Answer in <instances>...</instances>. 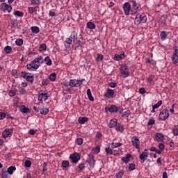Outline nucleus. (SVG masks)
<instances>
[{
	"label": "nucleus",
	"mask_w": 178,
	"mask_h": 178,
	"mask_svg": "<svg viewBox=\"0 0 178 178\" xmlns=\"http://www.w3.org/2000/svg\"><path fill=\"white\" fill-rule=\"evenodd\" d=\"M105 151L108 155H112L113 154V150L109 147H106Z\"/></svg>",
	"instance_id": "40"
},
{
	"label": "nucleus",
	"mask_w": 178,
	"mask_h": 178,
	"mask_svg": "<svg viewBox=\"0 0 178 178\" xmlns=\"http://www.w3.org/2000/svg\"><path fill=\"white\" fill-rule=\"evenodd\" d=\"M131 141L134 147H135L137 149H140V139L138 138V136H134Z\"/></svg>",
	"instance_id": "10"
},
{
	"label": "nucleus",
	"mask_w": 178,
	"mask_h": 178,
	"mask_svg": "<svg viewBox=\"0 0 178 178\" xmlns=\"http://www.w3.org/2000/svg\"><path fill=\"white\" fill-rule=\"evenodd\" d=\"M120 72L122 77H129L130 73L129 72V68L127 65H124L120 67Z\"/></svg>",
	"instance_id": "5"
},
{
	"label": "nucleus",
	"mask_w": 178,
	"mask_h": 178,
	"mask_svg": "<svg viewBox=\"0 0 178 178\" xmlns=\"http://www.w3.org/2000/svg\"><path fill=\"white\" fill-rule=\"evenodd\" d=\"M122 176H123V172H118L116 174V177L118 178H122Z\"/></svg>",
	"instance_id": "62"
},
{
	"label": "nucleus",
	"mask_w": 178,
	"mask_h": 178,
	"mask_svg": "<svg viewBox=\"0 0 178 178\" xmlns=\"http://www.w3.org/2000/svg\"><path fill=\"white\" fill-rule=\"evenodd\" d=\"M2 174H1V177L2 178H9L10 176L9 175V172L8 171H3V170H1Z\"/></svg>",
	"instance_id": "31"
},
{
	"label": "nucleus",
	"mask_w": 178,
	"mask_h": 178,
	"mask_svg": "<svg viewBox=\"0 0 178 178\" xmlns=\"http://www.w3.org/2000/svg\"><path fill=\"white\" fill-rule=\"evenodd\" d=\"M130 2L132 3L131 15H137L138 13V9H140V4H138L136 0H132Z\"/></svg>",
	"instance_id": "2"
},
{
	"label": "nucleus",
	"mask_w": 178,
	"mask_h": 178,
	"mask_svg": "<svg viewBox=\"0 0 178 178\" xmlns=\"http://www.w3.org/2000/svg\"><path fill=\"white\" fill-rule=\"evenodd\" d=\"M11 24H12V27H14V28L17 27V26H19V22H17V20L14 19L11 23Z\"/></svg>",
	"instance_id": "47"
},
{
	"label": "nucleus",
	"mask_w": 178,
	"mask_h": 178,
	"mask_svg": "<svg viewBox=\"0 0 178 178\" xmlns=\"http://www.w3.org/2000/svg\"><path fill=\"white\" fill-rule=\"evenodd\" d=\"M130 158H131V154H127L125 157L122 158V161L124 162V163H129Z\"/></svg>",
	"instance_id": "22"
},
{
	"label": "nucleus",
	"mask_w": 178,
	"mask_h": 178,
	"mask_svg": "<svg viewBox=\"0 0 178 178\" xmlns=\"http://www.w3.org/2000/svg\"><path fill=\"white\" fill-rule=\"evenodd\" d=\"M3 12L7 10V12L10 13L12 12V6L7 4L6 3H1V8Z\"/></svg>",
	"instance_id": "14"
},
{
	"label": "nucleus",
	"mask_w": 178,
	"mask_h": 178,
	"mask_svg": "<svg viewBox=\"0 0 178 178\" xmlns=\"http://www.w3.org/2000/svg\"><path fill=\"white\" fill-rule=\"evenodd\" d=\"M42 86H48V80H42Z\"/></svg>",
	"instance_id": "64"
},
{
	"label": "nucleus",
	"mask_w": 178,
	"mask_h": 178,
	"mask_svg": "<svg viewBox=\"0 0 178 178\" xmlns=\"http://www.w3.org/2000/svg\"><path fill=\"white\" fill-rule=\"evenodd\" d=\"M123 10L124 12L125 16H129L130 15V10L131 11V5L130 3L127 2L123 5Z\"/></svg>",
	"instance_id": "6"
},
{
	"label": "nucleus",
	"mask_w": 178,
	"mask_h": 178,
	"mask_svg": "<svg viewBox=\"0 0 178 178\" xmlns=\"http://www.w3.org/2000/svg\"><path fill=\"white\" fill-rule=\"evenodd\" d=\"M87 163L89 164L90 168L95 166V159H94L93 154H89L88 159L86 160Z\"/></svg>",
	"instance_id": "9"
},
{
	"label": "nucleus",
	"mask_w": 178,
	"mask_h": 178,
	"mask_svg": "<svg viewBox=\"0 0 178 178\" xmlns=\"http://www.w3.org/2000/svg\"><path fill=\"white\" fill-rule=\"evenodd\" d=\"M28 70H37L40 67V64H37L34 60H32L31 63L26 65Z\"/></svg>",
	"instance_id": "7"
},
{
	"label": "nucleus",
	"mask_w": 178,
	"mask_h": 178,
	"mask_svg": "<svg viewBox=\"0 0 178 178\" xmlns=\"http://www.w3.org/2000/svg\"><path fill=\"white\" fill-rule=\"evenodd\" d=\"M26 80L29 83H33L34 81V76L31 75H27Z\"/></svg>",
	"instance_id": "36"
},
{
	"label": "nucleus",
	"mask_w": 178,
	"mask_h": 178,
	"mask_svg": "<svg viewBox=\"0 0 178 178\" xmlns=\"http://www.w3.org/2000/svg\"><path fill=\"white\" fill-rule=\"evenodd\" d=\"M115 130H117V131H120V133H123V131H124V127L122 124H118L115 127Z\"/></svg>",
	"instance_id": "23"
},
{
	"label": "nucleus",
	"mask_w": 178,
	"mask_h": 178,
	"mask_svg": "<svg viewBox=\"0 0 178 178\" xmlns=\"http://www.w3.org/2000/svg\"><path fill=\"white\" fill-rule=\"evenodd\" d=\"M140 23H147V16L144 15L136 14L134 24L138 26Z\"/></svg>",
	"instance_id": "1"
},
{
	"label": "nucleus",
	"mask_w": 178,
	"mask_h": 178,
	"mask_svg": "<svg viewBox=\"0 0 178 178\" xmlns=\"http://www.w3.org/2000/svg\"><path fill=\"white\" fill-rule=\"evenodd\" d=\"M164 136L163 134L157 133L156 134V140L158 143L163 141Z\"/></svg>",
	"instance_id": "20"
},
{
	"label": "nucleus",
	"mask_w": 178,
	"mask_h": 178,
	"mask_svg": "<svg viewBox=\"0 0 178 178\" xmlns=\"http://www.w3.org/2000/svg\"><path fill=\"white\" fill-rule=\"evenodd\" d=\"M86 26L88 29H90V30H94L95 29V24L90 22L87 23Z\"/></svg>",
	"instance_id": "27"
},
{
	"label": "nucleus",
	"mask_w": 178,
	"mask_h": 178,
	"mask_svg": "<svg viewBox=\"0 0 178 178\" xmlns=\"http://www.w3.org/2000/svg\"><path fill=\"white\" fill-rule=\"evenodd\" d=\"M76 40H77V33L74 31L71 33L70 37L65 40V42L66 44H69V45H70L72 42L76 41Z\"/></svg>",
	"instance_id": "8"
},
{
	"label": "nucleus",
	"mask_w": 178,
	"mask_h": 178,
	"mask_svg": "<svg viewBox=\"0 0 178 178\" xmlns=\"http://www.w3.org/2000/svg\"><path fill=\"white\" fill-rule=\"evenodd\" d=\"M39 51L40 52H42V51H47V44L45 43L40 44Z\"/></svg>",
	"instance_id": "30"
},
{
	"label": "nucleus",
	"mask_w": 178,
	"mask_h": 178,
	"mask_svg": "<svg viewBox=\"0 0 178 178\" xmlns=\"http://www.w3.org/2000/svg\"><path fill=\"white\" fill-rule=\"evenodd\" d=\"M108 86H110V87H111L112 88H115V87H116V86H118V83H116L115 82H111L108 83Z\"/></svg>",
	"instance_id": "59"
},
{
	"label": "nucleus",
	"mask_w": 178,
	"mask_h": 178,
	"mask_svg": "<svg viewBox=\"0 0 178 178\" xmlns=\"http://www.w3.org/2000/svg\"><path fill=\"white\" fill-rule=\"evenodd\" d=\"M38 101H46L48 99L47 93H40L38 98Z\"/></svg>",
	"instance_id": "17"
},
{
	"label": "nucleus",
	"mask_w": 178,
	"mask_h": 178,
	"mask_svg": "<svg viewBox=\"0 0 178 178\" xmlns=\"http://www.w3.org/2000/svg\"><path fill=\"white\" fill-rule=\"evenodd\" d=\"M16 170V167L15 166H10L7 169V172L9 173V175H13V172Z\"/></svg>",
	"instance_id": "28"
},
{
	"label": "nucleus",
	"mask_w": 178,
	"mask_h": 178,
	"mask_svg": "<svg viewBox=\"0 0 178 178\" xmlns=\"http://www.w3.org/2000/svg\"><path fill=\"white\" fill-rule=\"evenodd\" d=\"M44 62H47L46 65H47V66H51V65H52V60H51L48 56L44 58Z\"/></svg>",
	"instance_id": "34"
},
{
	"label": "nucleus",
	"mask_w": 178,
	"mask_h": 178,
	"mask_svg": "<svg viewBox=\"0 0 178 178\" xmlns=\"http://www.w3.org/2000/svg\"><path fill=\"white\" fill-rule=\"evenodd\" d=\"M148 152H147V149H145V152H143L139 156L140 159L141 161H145L147 158H148Z\"/></svg>",
	"instance_id": "19"
},
{
	"label": "nucleus",
	"mask_w": 178,
	"mask_h": 178,
	"mask_svg": "<svg viewBox=\"0 0 178 178\" xmlns=\"http://www.w3.org/2000/svg\"><path fill=\"white\" fill-rule=\"evenodd\" d=\"M172 134H174V136H178V128L172 129Z\"/></svg>",
	"instance_id": "61"
},
{
	"label": "nucleus",
	"mask_w": 178,
	"mask_h": 178,
	"mask_svg": "<svg viewBox=\"0 0 178 178\" xmlns=\"http://www.w3.org/2000/svg\"><path fill=\"white\" fill-rule=\"evenodd\" d=\"M25 166L26 168H30L31 166V161L30 160H26L25 161Z\"/></svg>",
	"instance_id": "52"
},
{
	"label": "nucleus",
	"mask_w": 178,
	"mask_h": 178,
	"mask_svg": "<svg viewBox=\"0 0 178 178\" xmlns=\"http://www.w3.org/2000/svg\"><path fill=\"white\" fill-rule=\"evenodd\" d=\"M76 144H78V145H81V144H83V138H77Z\"/></svg>",
	"instance_id": "56"
},
{
	"label": "nucleus",
	"mask_w": 178,
	"mask_h": 178,
	"mask_svg": "<svg viewBox=\"0 0 178 178\" xmlns=\"http://www.w3.org/2000/svg\"><path fill=\"white\" fill-rule=\"evenodd\" d=\"M20 111L23 113H28V112H29L30 109L29 108H26L25 106H22L20 107Z\"/></svg>",
	"instance_id": "32"
},
{
	"label": "nucleus",
	"mask_w": 178,
	"mask_h": 178,
	"mask_svg": "<svg viewBox=\"0 0 178 178\" xmlns=\"http://www.w3.org/2000/svg\"><path fill=\"white\" fill-rule=\"evenodd\" d=\"M140 94H145V89L144 88H140L139 89Z\"/></svg>",
	"instance_id": "63"
},
{
	"label": "nucleus",
	"mask_w": 178,
	"mask_h": 178,
	"mask_svg": "<svg viewBox=\"0 0 178 178\" xmlns=\"http://www.w3.org/2000/svg\"><path fill=\"white\" fill-rule=\"evenodd\" d=\"M31 30L33 34H38L40 33V28L38 26H32Z\"/></svg>",
	"instance_id": "26"
},
{
	"label": "nucleus",
	"mask_w": 178,
	"mask_h": 178,
	"mask_svg": "<svg viewBox=\"0 0 178 178\" xmlns=\"http://www.w3.org/2000/svg\"><path fill=\"white\" fill-rule=\"evenodd\" d=\"M13 133V129H10L9 128L6 129L2 134L3 138H8L10 136H12Z\"/></svg>",
	"instance_id": "13"
},
{
	"label": "nucleus",
	"mask_w": 178,
	"mask_h": 178,
	"mask_svg": "<svg viewBox=\"0 0 178 178\" xmlns=\"http://www.w3.org/2000/svg\"><path fill=\"white\" fill-rule=\"evenodd\" d=\"M93 151L95 154H98L99 153V151H101V149L99 148V146H97L93 149Z\"/></svg>",
	"instance_id": "58"
},
{
	"label": "nucleus",
	"mask_w": 178,
	"mask_h": 178,
	"mask_svg": "<svg viewBox=\"0 0 178 178\" xmlns=\"http://www.w3.org/2000/svg\"><path fill=\"white\" fill-rule=\"evenodd\" d=\"M15 44L18 45V47H22V45H23V39H17Z\"/></svg>",
	"instance_id": "38"
},
{
	"label": "nucleus",
	"mask_w": 178,
	"mask_h": 178,
	"mask_svg": "<svg viewBox=\"0 0 178 178\" xmlns=\"http://www.w3.org/2000/svg\"><path fill=\"white\" fill-rule=\"evenodd\" d=\"M104 59V56L102 54H98L97 57V62H102V60Z\"/></svg>",
	"instance_id": "48"
},
{
	"label": "nucleus",
	"mask_w": 178,
	"mask_h": 178,
	"mask_svg": "<svg viewBox=\"0 0 178 178\" xmlns=\"http://www.w3.org/2000/svg\"><path fill=\"white\" fill-rule=\"evenodd\" d=\"M147 81L148 83H149L151 84V83H152L154 81V76L150 75L148 78H147Z\"/></svg>",
	"instance_id": "54"
},
{
	"label": "nucleus",
	"mask_w": 178,
	"mask_h": 178,
	"mask_svg": "<svg viewBox=\"0 0 178 178\" xmlns=\"http://www.w3.org/2000/svg\"><path fill=\"white\" fill-rule=\"evenodd\" d=\"M104 95L106 98H113V95H115V90L108 88L107 92H106Z\"/></svg>",
	"instance_id": "16"
},
{
	"label": "nucleus",
	"mask_w": 178,
	"mask_h": 178,
	"mask_svg": "<svg viewBox=\"0 0 178 178\" xmlns=\"http://www.w3.org/2000/svg\"><path fill=\"white\" fill-rule=\"evenodd\" d=\"M169 118V110L163 109L159 114V119L161 120H166Z\"/></svg>",
	"instance_id": "4"
},
{
	"label": "nucleus",
	"mask_w": 178,
	"mask_h": 178,
	"mask_svg": "<svg viewBox=\"0 0 178 178\" xmlns=\"http://www.w3.org/2000/svg\"><path fill=\"white\" fill-rule=\"evenodd\" d=\"M122 143H113L111 145V148H118V147H120Z\"/></svg>",
	"instance_id": "41"
},
{
	"label": "nucleus",
	"mask_w": 178,
	"mask_h": 178,
	"mask_svg": "<svg viewBox=\"0 0 178 178\" xmlns=\"http://www.w3.org/2000/svg\"><path fill=\"white\" fill-rule=\"evenodd\" d=\"M106 112H111V113H118L119 108L115 105H111L110 107L105 108Z\"/></svg>",
	"instance_id": "12"
},
{
	"label": "nucleus",
	"mask_w": 178,
	"mask_h": 178,
	"mask_svg": "<svg viewBox=\"0 0 178 178\" xmlns=\"http://www.w3.org/2000/svg\"><path fill=\"white\" fill-rule=\"evenodd\" d=\"M6 118V113H0V120H2Z\"/></svg>",
	"instance_id": "57"
},
{
	"label": "nucleus",
	"mask_w": 178,
	"mask_h": 178,
	"mask_svg": "<svg viewBox=\"0 0 178 178\" xmlns=\"http://www.w3.org/2000/svg\"><path fill=\"white\" fill-rule=\"evenodd\" d=\"M70 159H71L73 163H77L78 161H80V154L79 153H74L70 156Z\"/></svg>",
	"instance_id": "11"
},
{
	"label": "nucleus",
	"mask_w": 178,
	"mask_h": 178,
	"mask_svg": "<svg viewBox=\"0 0 178 178\" xmlns=\"http://www.w3.org/2000/svg\"><path fill=\"white\" fill-rule=\"evenodd\" d=\"M8 94H9L10 97H15V95H16V91L11 90L9 91Z\"/></svg>",
	"instance_id": "53"
},
{
	"label": "nucleus",
	"mask_w": 178,
	"mask_h": 178,
	"mask_svg": "<svg viewBox=\"0 0 178 178\" xmlns=\"http://www.w3.org/2000/svg\"><path fill=\"white\" fill-rule=\"evenodd\" d=\"M49 112V109L48 108H40V113L42 115H47V113Z\"/></svg>",
	"instance_id": "33"
},
{
	"label": "nucleus",
	"mask_w": 178,
	"mask_h": 178,
	"mask_svg": "<svg viewBox=\"0 0 178 178\" xmlns=\"http://www.w3.org/2000/svg\"><path fill=\"white\" fill-rule=\"evenodd\" d=\"M159 148L161 151H163L165 149V145L163 143H159Z\"/></svg>",
	"instance_id": "55"
},
{
	"label": "nucleus",
	"mask_w": 178,
	"mask_h": 178,
	"mask_svg": "<svg viewBox=\"0 0 178 178\" xmlns=\"http://www.w3.org/2000/svg\"><path fill=\"white\" fill-rule=\"evenodd\" d=\"M172 63L174 65H177V63H178V49H175V51H174V54L172 56Z\"/></svg>",
	"instance_id": "15"
},
{
	"label": "nucleus",
	"mask_w": 178,
	"mask_h": 178,
	"mask_svg": "<svg viewBox=\"0 0 178 178\" xmlns=\"http://www.w3.org/2000/svg\"><path fill=\"white\" fill-rule=\"evenodd\" d=\"M78 168L79 170H84V169H86V165H84V163H81L79 165Z\"/></svg>",
	"instance_id": "50"
},
{
	"label": "nucleus",
	"mask_w": 178,
	"mask_h": 178,
	"mask_svg": "<svg viewBox=\"0 0 178 178\" xmlns=\"http://www.w3.org/2000/svg\"><path fill=\"white\" fill-rule=\"evenodd\" d=\"M28 10H29V13H30V15H33V13H34V12H35V8L29 7V8H28Z\"/></svg>",
	"instance_id": "44"
},
{
	"label": "nucleus",
	"mask_w": 178,
	"mask_h": 178,
	"mask_svg": "<svg viewBox=\"0 0 178 178\" xmlns=\"http://www.w3.org/2000/svg\"><path fill=\"white\" fill-rule=\"evenodd\" d=\"M49 80H51V81H55V80H56V73L54 72V73L51 74L49 76Z\"/></svg>",
	"instance_id": "35"
},
{
	"label": "nucleus",
	"mask_w": 178,
	"mask_h": 178,
	"mask_svg": "<svg viewBox=\"0 0 178 178\" xmlns=\"http://www.w3.org/2000/svg\"><path fill=\"white\" fill-rule=\"evenodd\" d=\"M27 74H29L26 72H22L21 74V77H23L24 79H27Z\"/></svg>",
	"instance_id": "60"
},
{
	"label": "nucleus",
	"mask_w": 178,
	"mask_h": 178,
	"mask_svg": "<svg viewBox=\"0 0 178 178\" xmlns=\"http://www.w3.org/2000/svg\"><path fill=\"white\" fill-rule=\"evenodd\" d=\"M86 94L90 101H94V97H92V94L91 93V89H88Z\"/></svg>",
	"instance_id": "25"
},
{
	"label": "nucleus",
	"mask_w": 178,
	"mask_h": 178,
	"mask_svg": "<svg viewBox=\"0 0 178 178\" xmlns=\"http://www.w3.org/2000/svg\"><path fill=\"white\" fill-rule=\"evenodd\" d=\"M114 59L115 60H122V59H124V53H122L120 54H115Z\"/></svg>",
	"instance_id": "21"
},
{
	"label": "nucleus",
	"mask_w": 178,
	"mask_h": 178,
	"mask_svg": "<svg viewBox=\"0 0 178 178\" xmlns=\"http://www.w3.org/2000/svg\"><path fill=\"white\" fill-rule=\"evenodd\" d=\"M62 166H63V168H67V167H69V161H63L62 162Z\"/></svg>",
	"instance_id": "49"
},
{
	"label": "nucleus",
	"mask_w": 178,
	"mask_h": 178,
	"mask_svg": "<svg viewBox=\"0 0 178 178\" xmlns=\"http://www.w3.org/2000/svg\"><path fill=\"white\" fill-rule=\"evenodd\" d=\"M41 0H31V5H40Z\"/></svg>",
	"instance_id": "45"
},
{
	"label": "nucleus",
	"mask_w": 178,
	"mask_h": 178,
	"mask_svg": "<svg viewBox=\"0 0 178 178\" xmlns=\"http://www.w3.org/2000/svg\"><path fill=\"white\" fill-rule=\"evenodd\" d=\"M160 37L161 39L164 41V40H166L167 37H168V33H166V31H162L160 33Z\"/></svg>",
	"instance_id": "29"
},
{
	"label": "nucleus",
	"mask_w": 178,
	"mask_h": 178,
	"mask_svg": "<svg viewBox=\"0 0 178 178\" xmlns=\"http://www.w3.org/2000/svg\"><path fill=\"white\" fill-rule=\"evenodd\" d=\"M161 105H162V100L159 101L156 104L152 106V108H154V109H156V108H159V106H161Z\"/></svg>",
	"instance_id": "39"
},
{
	"label": "nucleus",
	"mask_w": 178,
	"mask_h": 178,
	"mask_svg": "<svg viewBox=\"0 0 178 178\" xmlns=\"http://www.w3.org/2000/svg\"><path fill=\"white\" fill-rule=\"evenodd\" d=\"M88 120V118L87 117H79L78 119V122L81 123V124H84Z\"/></svg>",
	"instance_id": "24"
},
{
	"label": "nucleus",
	"mask_w": 178,
	"mask_h": 178,
	"mask_svg": "<svg viewBox=\"0 0 178 178\" xmlns=\"http://www.w3.org/2000/svg\"><path fill=\"white\" fill-rule=\"evenodd\" d=\"M147 124H148V126H152V124H155V120L149 119Z\"/></svg>",
	"instance_id": "51"
},
{
	"label": "nucleus",
	"mask_w": 178,
	"mask_h": 178,
	"mask_svg": "<svg viewBox=\"0 0 178 178\" xmlns=\"http://www.w3.org/2000/svg\"><path fill=\"white\" fill-rule=\"evenodd\" d=\"M131 113L130 112V110H127V111H125L123 115H122V118H129V116H130V114Z\"/></svg>",
	"instance_id": "42"
},
{
	"label": "nucleus",
	"mask_w": 178,
	"mask_h": 178,
	"mask_svg": "<svg viewBox=\"0 0 178 178\" xmlns=\"http://www.w3.org/2000/svg\"><path fill=\"white\" fill-rule=\"evenodd\" d=\"M129 170L131 171V170H134V169H136V164L134 163H130L128 167Z\"/></svg>",
	"instance_id": "43"
},
{
	"label": "nucleus",
	"mask_w": 178,
	"mask_h": 178,
	"mask_svg": "<svg viewBox=\"0 0 178 178\" xmlns=\"http://www.w3.org/2000/svg\"><path fill=\"white\" fill-rule=\"evenodd\" d=\"M115 126H118V120L117 119H112L111 120L109 124H108V127L110 129H112L113 127H115Z\"/></svg>",
	"instance_id": "18"
},
{
	"label": "nucleus",
	"mask_w": 178,
	"mask_h": 178,
	"mask_svg": "<svg viewBox=\"0 0 178 178\" xmlns=\"http://www.w3.org/2000/svg\"><path fill=\"white\" fill-rule=\"evenodd\" d=\"M4 51L6 54H10V52H12V47L10 46H6L4 48Z\"/></svg>",
	"instance_id": "37"
},
{
	"label": "nucleus",
	"mask_w": 178,
	"mask_h": 178,
	"mask_svg": "<svg viewBox=\"0 0 178 178\" xmlns=\"http://www.w3.org/2000/svg\"><path fill=\"white\" fill-rule=\"evenodd\" d=\"M15 16H18L19 17H22L23 16V13L20 11H15L14 12Z\"/></svg>",
	"instance_id": "46"
},
{
	"label": "nucleus",
	"mask_w": 178,
	"mask_h": 178,
	"mask_svg": "<svg viewBox=\"0 0 178 178\" xmlns=\"http://www.w3.org/2000/svg\"><path fill=\"white\" fill-rule=\"evenodd\" d=\"M83 81H84V79H81V80L71 79L70 81V87H80V86L83 84Z\"/></svg>",
	"instance_id": "3"
}]
</instances>
